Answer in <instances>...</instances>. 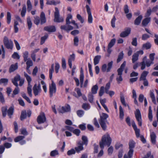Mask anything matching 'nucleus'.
I'll use <instances>...</instances> for the list:
<instances>
[{"label": "nucleus", "instance_id": "obj_1", "mask_svg": "<svg viewBox=\"0 0 158 158\" xmlns=\"http://www.w3.org/2000/svg\"><path fill=\"white\" fill-rule=\"evenodd\" d=\"M111 139L110 137L109 134H107L106 135H104L102 137L101 141L99 143L100 147L102 149L100 150L98 154V157H100L103 154V149L104 148V144L106 143L108 147H109L110 145L111 142Z\"/></svg>", "mask_w": 158, "mask_h": 158}, {"label": "nucleus", "instance_id": "obj_2", "mask_svg": "<svg viewBox=\"0 0 158 158\" xmlns=\"http://www.w3.org/2000/svg\"><path fill=\"white\" fill-rule=\"evenodd\" d=\"M108 117V115L105 113H103L100 115V118L98 121L101 127L104 131H105L106 129V123H109L107 120V118Z\"/></svg>", "mask_w": 158, "mask_h": 158}, {"label": "nucleus", "instance_id": "obj_3", "mask_svg": "<svg viewBox=\"0 0 158 158\" xmlns=\"http://www.w3.org/2000/svg\"><path fill=\"white\" fill-rule=\"evenodd\" d=\"M126 65V61H124L121 65L120 67L118 68L117 70L118 76H117L116 80L118 84L120 83L123 80V78L122 75Z\"/></svg>", "mask_w": 158, "mask_h": 158}, {"label": "nucleus", "instance_id": "obj_4", "mask_svg": "<svg viewBox=\"0 0 158 158\" xmlns=\"http://www.w3.org/2000/svg\"><path fill=\"white\" fill-rule=\"evenodd\" d=\"M55 11L54 13V21L57 23H61L64 21V18L62 17H60L59 12L57 7L55 8Z\"/></svg>", "mask_w": 158, "mask_h": 158}, {"label": "nucleus", "instance_id": "obj_5", "mask_svg": "<svg viewBox=\"0 0 158 158\" xmlns=\"http://www.w3.org/2000/svg\"><path fill=\"white\" fill-rule=\"evenodd\" d=\"M3 43L7 49H12L13 48V42L11 40H9L8 38L6 36H5L3 39Z\"/></svg>", "mask_w": 158, "mask_h": 158}, {"label": "nucleus", "instance_id": "obj_6", "mask_svg": "<svg viewBox=\"0 0 158 158\" xmlns=\"http://www.w3.org/2000/svg\"><path fill=\"white\" fill-rule=\"evenodd\" d=\"M135 118L137 121L138 122V124L140 127L142 126V118L141 113L139 109L136 110V111L135 113Z\"/></svg>", "mask_w": 158, "mask_h": 158}, {"label": "nucleus", "instance_id": "obj_7", "mask_svg": "<svg viewBox=\"0 0 158 158\" xmlns=\"http://www.w3.org/2000/svg\"><path fill=\"white\" fill-rule=\"evenodd\" d=\"M56 85L54 81H52L51 85L49 86V95L52 98L53 94L56 93Z\"/></svg>", "mask_w": 158, "mask_h": 158}, {"label": "nucleus", "instance_id": "obj_8", "mask_svg": "<svg viewBox=\"0 0 158 158\" xmlns=\"http://www.w3.org/2000/svg\"><path fill=\"white\" fill-rule=\"evenodd\" d=\"M37 120L38 123L39 124L44 123L46 121V118L44 112L41 113L38 116Z\"/></svg>", "mask_w": 158, "mask_h": 158}, {"label": "nucleus", "instance_id": "obj_9", "mask_svg": "<svg viewBox=\"0 0 158 158\" xmlns=\"http://www.w3.org/2000/svg\"><path fill=\"white\" fill-rule=\"evenodd\" d=\"M87 12L88 14V22L89 23H92L93 18L91 15V9L89 5H86V6Z\"/></svg>", "mask_w": 158, "mask_h": 158}, {"label": "nucleus", "instance_id": "obj_10", "mask_svg": "<svg viewBox=\"0 0 158 158\" xmlns=\"http://www.w3.org/2000/svg\"><path fill=\"white\" fill-rule=\"evenodd\" d=\"M131 29L129 27H127L125 29L124 31L121 32L120 34V37L124 38L128 36L130 33Z\"/></svg>", "mask_w": 158, "mask_h": 158}, {"label": "nucleus", "instance_id": "obj_11", "mask_svg": "<svg viewBox=\"0 0 158 158\" xmlns=\"http://www.w3.org/2000/svg\"><path fill=\"white\" fill-rule=\"evenodd\" d=\"M44 31L50 33L54 32L56 31V28L54 26L50 25L45 26L44 27Z\"/></svg>", "mask_w": 158, "mask_h": 158}, {"label": "nucleus", "instance_id": "obj_12", "mask_svg": "<svg viewBox=\"0 0 158 158\" xmlns=\"http://www.w3.org/2000/svg\"><path fill=\"white\" fill-rule=\"evenodd\" d=\"M132 125L135 131L136 137L138 138L140 137V130L139 129L137 128V126L134 121L132 122Z\"/></svg>", "mask_w": 158, "mask_h": 158}, {"label": "nucleus", "instance_id": "obj_13", "mask_svg": "<svg viewBox=\"0 0 158 158\" xmlns=\"http://www.w3.org/2000/svg\"><path fill=\"white\" fill-rule=\"evenodd\" d=\"M20 78V75L18 74L15 76L14 79H12L11 81L12 83L16 86H18V84L17 83V81H20L21 79Z\"/></svg>", "mask_w": 158, "mask_h": 158}, {"label": "nucleus", "instance_id": "obj_14", "mask_svg": "<svg viewBox=\"0 0 158 158\" xmlns=\"http://www.w3.org/2000/svg\"><path fill=\"white\" fill-rule=\"evenodd\" d=\"M61 30H63L69 32V31L72 30L73 29V27L70 25H61L60 27Z\"/></svg>", "mask_w": 158, "mask_h": 158}, {"label": "nucleus", "instance_id": "obj_15", "mask_svg": "<svg viewBox=\"0 0 158 158\" xmlns=\"http://www.w3.org/2000/svg\"><path fill=\"white\" fill-rule=\"evenodd\" d=\"M40 23L41 25H42L46 23V19L44 13L43 12L41 13L40 15Z\"/></svg>", "mask_w": 158, "mask_h": 158}, {"label": "nucleus", "instance_id": "obj_16", "mask_svg": "<svg viewBox=\"0 0 158 158\" xmlns=\"http://www.w3.org/2000/svg\"><path fill=\"white\" fill-rule=\"evenodd\" d=\"M18 69V64L17 63H15V64H11L9 69V72L11 73L15 71Z\"/></svg>", "mask_w": 158, "mask_h": 158}, {"label": "nucleus", "instance_id": "obj_17", "mask_svg": "<svg viewBox=\"0 0 158 158\" xmlns=\"http://www.w3.org/2000/svg\"><path fill=\"white\" fill-rule=\"evenodd\" d=\"M75 59V54L73 53L70 55V57L68 60V64L70 68H72V61H74Z\"/></svg>", "mask_w": 158, "mask_h": 158}, {"label": "nucleus", "instance_id": "obj_18", "mask_svg": "<svg viewBox=\"0 0 158 158\" xmlns=\"http://www.w3.org/2000/svg\"><path fill=\"white\" fill-rule=\"evenodd\" d=\"M151 21V18L148 17L144 19L142 23V24L143 27H146L148 24L150 23Z\"/></svg>", "mask_w": 158, "mask_h": 158}, {"label": "nucleus", "instance_id": "obj_19", "mask_svg": "<svg viewBox=\"0 0 158 158\" xmlns=\"http://www.w3.org/2000/svg\"><path fill=\"white\" fill-rule=\"evenodd\" d=\"M82 142L81 141H80L78 143V146L77 147L75 148L76 151L78 153L80 151L82 150L83 149V145L82 144Z\"/></svg>", "mask_w": 158, "mask_h": 158}, {"label": "nucleus", "instance_id": "obj_20", "mask_svg": "<svg viewBox=\"0 0 158 158\" xmlns=\"http://www.w3.org/2000/svg\"><path fill=\"white\" fill-rule=\"evenodd\" d=\"M14 112V108L13 106H11L7 110V114L9 118H11Z\"/></svg>", "mask_w": 158, "mask_h": 158}, {"label": "nucleus", "instance_id": "obj_21", "mask_svg": "<svg viewBox=\"0 0 158 158\" xmlns=\"http://www.w3.org/2000/svg\"><path fill=\"white\" fill-rule=\"evenodd\" d=\"M143 19V16L142 15L139 16L135 20L134 23L136 25H139Z\"/></svg>", "mask_w": 158, "mask_h": 158}, {"label": "nucleus", "instance_id": "obj_22", "mask_svg": "<svg viewBox=\"0 0 158 158\" xmlns=\"http://www.w3.org/2000/svg\"><path fill=\"white\" fill-rule=\"evenodd\" d=\"M147 58L146 56H144L142 59V62L140 63V64L141 65V70L144 69L146 67L145 61H147Z\"/></svg>", "mask_w": 158, "mask_h": 158}, {"label": "nucleus", "instance_id": "obj_23", "mask_svg": "<svg viewBox=\"0 0 158 158\" xmlns=\"http://www.w3.org/2000/svg\"><path fill=\"white\" fill-rule=\"evenodd\" d=\"M150 137L151 141L152 143L153 144H155L156 143V136L154 132H152L150 134Z\"/></svg>", "mask_w": 158, "mask_h": 158}, {"label": "nucleus", "instance_id": "obj_24", "mask_svg": "<svg viewBox=\"0 0 158 158\" xmlns=\"http://www.w3.org/2000/svg\"><path fill=\"white\" fill-rule=\"evenodd\" d=\"M148 73V71H144L141 74V77L139 78V80L141 81L146 80V77Z\"/></svg>", "mask_w": 158, "mask_h": 158}, {"label": "nucleus", "instance_id": "obj_25", "mask_svg": "<svg viewBox=\"0 0 158 158\" xmlns=\"http://www.w3.org/2000/svg\"><path fill=\"white\" fill-rule=\"evenodd\" d=\"M27 22L28 29L30 30L31 28L32 23L31 22V19L29 16L27 17Z\"/></svg>", "mask_w": 158, "mask_h": 158}, {"label": "nucleus", "instance_id": "obj_26", "mask_svg": "<svg viewBox=\"0 0 158 158\" xmlns=\"http://www.w3.org/2000/svg\"><path fill=\"white\" fill-rule=\"evenodd\" d=\"M33 93L35 96L38 95L39 93L41 92V90H40L39 89L36 88V84H35L33 86Z\"/></svg>", "mask_w": 158, "mask_h": 158}, {"label": "nucleus", "instance_id": "obj_27", "mask_svg": "<svg viewBox=\"0 0 158 158\" xmlns=\"http://www.w3.org/2000/svg\"><path fill=\"white\" fill-rule=\"evenodd\" d=\"M101 58V56L100 55H97L95 56L94 59V65H96L99 63Z\"/></svg>", "mask_w": 158, "mask_h": 158}, {"label": "nucleus", "instance_id": "obj_28", "mask_svg": "<svg viewBox=\"0 0 158 158\" xmlns=\"http://www.w3.org/2000/svg\"><path fill=\"white\" fill-rule=\"evenodd\" d=\"M1 110L3 117H5L7 114V106H5L2 107Z\"/></svg>", "mask_w": 158, "mask_h": 158}, {"label": "nucleus", "instance_id": "obj_29", "mask_svg": "<svg viewBox=\"0 0 158 158\" xmlns=\"http://www.w3.org/2000/svg\"><path fill=\"white\" fill-rule=\"evenodd\" d=\"M151 47V44L148 42H147L145 44H143L142 46L143 49H146V50L150 49Z\"/></svg>", "mask_w": 158, "mask_h": 158}, {"label": "nucleus", "instance_id": "obj_30", "mask_svg": "<svg viewBox=\"0 0 158 158\" xmlns=\"http://www.w3.org/2000/svg\"><path fill=\"white\" fill-rule=\"evenodd\" d=\"M124 116V111L121 106H119V118L121 120L123 119Z\"/></svg>", "mask_w": 158, "mask_h": 158}, {"label": "nucleus", "instance_id": "obj_31", "mask_svg": "<svg viewBox=\"0 0 158 158\" xmlns=\"http://www.w3.org/2000/svg\"><path fill=\"white\" fill-rule=\"evenodd\" d=\"M34 23L37 25H38L40 23V18L38 16H34Z\"/></svg>", "mask_w": 158, "mask_h": 158}, {"label": "nucleus", "instance_id": "obj_32", "mask_svg": "<svg viewBox=\"0 0 158 158\" xmlns=\"http://www.w3.org/2000/svg\"><path fill=\"white\" fill-rule=\"evenodd\" d=\"M54 64H52L51 67V68L49 70V77L50 79L51 80L52 78V73L54 72Z\"/></svg>", "mask_w": 158, "mask_h": 158}, {"label": "nucleus", "instance_id": "obj_33", "mask_svg": "<svg viewBox=\"0 0 158 158\" xmlns=\"http://www.w3.org/2000/svg\"><path fill=\"white\" fill-rule=\"evenodd\" d=\"M98 89V86L97 85L93 86L91 89V94H97Z\"/></svg>", "mask_w": 158, "mask_h": 158}, {"label": "nucleus", "instance_id": "obj_34", "mask_svg": "<svg viewBox=\"0 0 158 158\" xmlns=\"http://www.w3.org/2000/svg\"><path fill=\"white\" fill-rule=\"evenodd\" d=\"M124 54L123 51H122L119 54L117 60V63L120 62L123 58Z\"/></svg>", "mask_w": 158, "mask_h": 158}, {"label": "nucleus", "instance_id": "obj_35", "mask_svg": "<svg viewBox=\"0 0 158 158\" xmlns=\"http://www.w3.org/2000/svg\"><path fill=\"white\" fill-rule=\"evenodd\" d=\"M24 75L27 81L28 85L31 84V82L32 81L31 77L25 72H24Z\"/></svg>", "mask_w": 158, "mask_h": 158}, {"label": "nucleus", "instance_id": "obj_36", "mask_svg": "<svg viewBox=\"0 0 158 158\" xmlns=\"http://www.w3.org/2000/svg\"><path fill=\"white\" fill-rule=\"evenodd\" d=\"M27 89L28 94L30 97H31L32 96V85L31 84L28 85Z\"/></svg>", "mask_w": 158, "mask_h": 158}, {"label": "nucleus", "instance_id": "obj_37", "mask_svg": "<svg viewBox=\"0 0 158 158\" xmlns=\"http://www.w3.org/2000/svg\"><path fill=\"white\" fill-rule=\"evenodd\" d=\"M26 64L27 65L26 68H30L33 65V63L32 60L30 58H28V60L26 61Z\"/></svg>", "mask_w": 158, "mask_h": 158}, {"label": "nucleus", "instance_id": "obj_38", "mask_svg": "<svg viewBox=\"0 0 158 158\" xmlns=\"http://www.w3.org/2000/svg\"><path fill=\"white\" fill-rule=\"evenodd\" d=\"M81 139L83 141V142H82V145L84 144L85 145H87L88 143V140L87 137L83 135L82 136Z\"/></svg>", "mask_w": 158, "mask_h": 158}, {"label": "nucleus", "instance_id": "obj_39", "mask_svg": "<svg viewBox=\"0 0 158 158\" xmlns=\"http://www.w3.org/2000/svg\"><path fill=\"white\" fill-rule=\"evenodd\" d=\"M72 16L70 15L69 14L68 15L66 19V25H69L71 23V22L70 21V19H72Z\"/></svg>", "mask_w": 158, "mask_h": 158}, {"label": "nucleus", "instance_id": "obj_40", "mask_svg": "<svg viewBox=\"0 0 158 158\" xmlns=\"http://www.w3.org/2000/svg\"><path fill=\"white\" fill-rule=\"evenodd\" d=\"M139 56L138 54L135 53L132 55V61L133 63H134L136 61L138 60Z\"/></svg>", "mask_w": 158, "mask_h": 158}, {"label": "nucleus", "instance_id": "obj_41", "mask_svg": "<svg viewBox=\"0 0 158 158\" xmlns=\"http://www.w3.org/2000/svg\"><path fill=\"white\" fill-rule=\"evenodd\" d=\"M27 114L26 111L25 110L21 112V115L20 116V119L22 121L23 119L26 118Z\"/></svg>", "mask_w": 158, "mask_h": 158}, {"label": "nucleus", "instance_id": "obj_42", "mask_svg": "<svg viewBox=\"0 0 158 158\" xmlns=\"http://www.w3.org/2000/svg\"><path fill=\"white\" fill-rule=\"evenodd\" d=\"M26 12V6L25 5L23 6L22 10L21 11V15L22 17H24L25 15Z\"/></svg>", "mask_w": 158, "mask_h": 158}, {"label": "nucleus", "instance_id": "obj_43", "mask_svg": "<svg viewBox=\"0 0 158 158\" xmlns=\"http://www.w3.org/2000/svg\"><path fill=\"white\" fill-rule=\"evenodd\" d=\"M27 10L28 12L30 11L32 9V6L30 0L27 1Z\"/></svg>", "mask_w": 158, "mask_h": 158}, {"label": "nucleus", "instance_id": "obj_44", "mask_svg": "<svg viewBox=\"0 0 158 158\" xmlns=\"http://www.w3.org/2000/svg\"><path fill=\"white\" fill-rule=\"evenodd\" d=\"M8 82V79L7 78H1L0 80V84H3L5 85H7Z\"/></svg>", "mask_w": 158, "mask_h": 158}, {"label": "nucleus", "instance_id": "obj_45", "mask_svg": "<svg viewBox=\"0 0 158 158\" xmlns=\"http://www.w3.org/2000/svg\"><path fill=\"white\" fill-rule=\"evenodd\" d=\"M28 54L29 53L27 51H25L23 53V57L24 58V61L25 62H26L27 60H28Z\"/></svg>", "mask_w": 158, "mask_h": 158}, {"label": "nucleus", "instance_id": "obj_46", "mask_svg": "<svg viewBox=\"0 0 158 158\" xmlns=\"http://www.w3.org/2000/svg\"><path fill=\"white\" fill-rule=\"evenodd\" d=\"M24 138L25 136H24L19 135L14 139V141L15 142H17L22 140Z\"/></svg>", "mask_w": 158, "mask_h": 158}, {"label": "nucleus", "instance_id": "obj_47", "mask_svg": "<svg viewBox=\"0 0 158 158\" xmlns=\"http://www.w3.org/2000/svg\"><path fill=\"white\" fill-rule=\"evenodd\" d=\"M116 41V39L113 38L111 40L110 42L109 43L108 47L109 48H112L114 44Z\"/></svg>", "mask_w": 158, "mask_h": 158}, {"label": "nucleus", "instance_id": "obj_48", "mask_svg": "<svg viewBox=\"0 0 158 158\" xmlns=\"http://www.w3.org/2000/svg\"><path fill=\"white\" fill-rule=\"evenodd\" d=\"M150 96L152 99V102L155 104L156 101L155 95L153 92L151 90L150 91Z\"/></svg>", "mask_w": 158, "mask_h": 158}, {"label": "nucleus", "instance_id": "obj_49", "mask_svg": "<svg viewBox=\"0 0 158 158\" xmlns=\"http://www.w3.org/2000/svg\"><path fill=\"white\" fill-rule=\"evenodd\" d=\"M88 99L89 102L92 103L93 102L94 96L91 93H89L88 95Z\"/></svg>", "mask_w": 158, "mask_h": 158}, {"label": "nucleus", "instance_id": "obj_50", "mask_svg": "<svg viewBox=\"0 0 158 158\" xmlns=\"http://www.w3.org/2000/svg\"><path fill=\"white\" fill-rule=\"evenodd\" d=\"M48 35L47 34L45 35L44 36L41 37V38L40 44H43L45 42V40L48 38Z\"/></svg>", "mask_w": 158, "mask_h": 158}, {"label": "nucleus", "instance_id": "obj_51", "mask_svg": "<svg viewBox=\"0 0 158 158\" xmlns=\"http://www.w3.org/2000/svg\"><path fill=\"white\" fill-rule=\"evenodd\" d=\"M135 143L133 141L131 140L129 143V149H133L135 147Z\"/></svg>", "mask_w": 158, "mask_h": 158}, {"label": "nucleus", "instance_id": "obj_52", "mask_svg": "<svg viewBox=\"0 0 158 158\" xmlns=\"http://www.w3.org/2000/svg\"><path fill=\"white\" fill-rule=\"evenodd\" d=\"M113 64V61H111L109 63L107 64V72H108L110 71L111 69L112 68V65Z\"/></svg>", "mask_w": 158, "mask_h": 158}, {"label": "nucleus", "instance_id": "obj_53", "mask_svg": "<svg viewBox=\"0 0 158 158\" xmlns=\"http://www.w3.org/2000/svg\"><path fill=\"white\" fill-rule=\"evenodd\" d=\"M11 19V15L10 12H8L7 13V23L9 24L10 22Z\"/></svg>", "mask_w": 158, "mask_h": 158}, {"label": "nucleus", "instance_id": "obj_54", "mask_svg": "<svg viewBox=\"0 0 158 158\" xmlns=\"http://www.w3.org/2000/svg\"><path fill=\"white\" fill-rule=\"evenodd\" d=\"M105 88L104 86H101L100 88V90L99 93V96L100 97L102 96L104 93Z\"/></svg>", "mask_w": 158, "mask_h": 158}, {"label": "nucleus", "instance_id": "obj_55", "mask_svg": "<svg viewBox=\"0 0 158 158\" xmlns=\"http://www.w3.org/2000/svg\"><path fill=\"white\" fill-rule=\"evenodd\" d=\"M76 152L75 150L73 148L69 150L67 152V154L69 156L71 155L72 154H74Z\"/></svg>", "mask_w": 158, "mask_h": 158}, {"label": "nucleus", "instance_id": "obj_56", "mask_svg": "<svg viewBox=\"0 0 158 158\" xmlns=\"http://www.w3.org/2000/svg\"><path fill=\"white\" fill-rule=\"evenodd\" d=\"M93 124L94 126L97 127L99 128L100 127V126L96 118H94L93 121Z\"/></svg>", "mask_w": 158, "mask_h": 158}, {"label": "nucleus", "instance_id": "obj_57", "mask_svg": "<svg viewBox=\"0 0 158 158\" xmlns=\"http://www.w3.org/2000/svg\"><path fill=\"white\" fill-rule=\"evenodd\" d=\"M77 113L78 116L81 117L84 114V111L82 110H79L77 111Z\"/></svg>", "mask_w": 158, "mask_h": 158}, {"label": "nucleus", "instance_id": "obj_58", "mask_svg": "<svg viewBox=\"0 0 158 158\" xmlns=\"http://www.w3.org/2000/svg\"><path fill=\"white\" fill-rule=\"evenodd\" d=\"M77 19L80 21L81 23H83L84 22V20L83 18L79 14H77Z\"/></svg>", "mask_w": 158, "mask_h": 158}, {"label": "nucleus", "instance_id": "obj_59", "mask_svg": "<svg viewBox=\"0 0 158 158\" xmlns=\"http://www.w3.org/2000/svg\"><path fill=\"white\" fill-rule=\"evenodd\" d=\"M0 102L2 104L4 103L5 102L4 96L2 93L1 92H0Z\"/></svg>", "mask_w": 158, "mask_h": 158}, {"label": "nucleus", "instance_id": "obj_60", "mask_svg": "<svg viewBox=\"0 0 158 158\" xmlns=\"http://www.w3.org/2000/svg\"><path fill=\"white\" fill-rule=\"evenodd\" d=\"M58 152L56 150L52 151L50 153V156H54L58 154Z\"/></svg>", "mask_w": 158, "mask_h": 158}, {"label": "nucleus", "instance_id": "obj_61", "mask_svg": "<svg viewBox=\"0 0 158 158\" xmlns=\"http://www.w3.org/2000/svg\"><path fill=\"white\" fill-rule=\"evenodd\" d=\"M116 20V19L115 18V16H114L111 21V26L113 28H114L115 27V22Z\"/></svg>", "mask_w": 158, "mask_h": 158}, {"label": "nucleus", "instance_id": "obj_62", "mask_svg": "<svg viewBox=\"0 0 158 158\" xmlns=\"http://www.w3.org/2000/svg\"><path fill=\"white\" fill-rule=\"evenodd\" d=\"M12 57L14 59H16L17 58L18 59H19L20 57L18 53L16 52H15L12 55Z\"/></svg>", "mask_w": 158, "mask_h": 158}, {"label": "nucleus", "instance_id": "obj_63", "mask_svg": "<svg viewBox=\"0 0 158 158\" xmlns=\"http://www.w3.org/2000/svg\"><path fill=\"white\" fill-rule=\"evenodd\" d=\"M75 90L76 91L78 97H80L82 96V94L81 92L80 89L79 88H76Z\"/></svg>", "mask_w": 158, "mask_h": 158}, {"label": "nucleus", "instance_id": "obj_64", "mask_svg": "<svg viewBox=\"0 0 158 158\" xmlns=\"http://www.w3.org/2000/svg\"><path fill=\"white\" fill-rule=\"evenodd\" d=\"M143 158H154L153 155H151V152H148L147 153L145 156Z\"/></svg>", "mask_w": 158, "mask_h": 158}]
</instances>
